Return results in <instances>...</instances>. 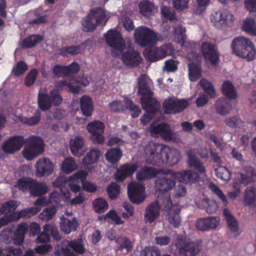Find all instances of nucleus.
<instances>
[{
	"mask_svg": "<svg viewBox=\"0 0 256 256\" xmlns=\"http://www.w3.org/2000/svg\"><path fill=\"white\" fill-rule=\"evenodd\" d=\"M146 161L150 164L160 165L166 163L173 166L178 163L181 158L180 152L176 149L150 142L145 148Z\"/></svg>",
	"mask_w": 256,
	"mask_h": 256,
	"instance_id": "nucleus-1",
	"label": "nucleus"
},
{
	"mask_svg": "<svg viewBox=\"0 0 256 256\" xmlns=\"http://www.w3.org/2000/svg\"><path fill=\"white\" fill-rule=\"evenodd\" d=\"M42 38L38 35H32L22 40L20 45L24 48H30L40 42Z\"/></svg>",
	"mask_w": 256,
	"mask_h": 256,
	"instance_id": "nucleus-46",
	"label": "nucleus"
},
{
	"mask_svg": "<svg viewBox=\"0 0 256 256\" xmlns=\"http://www.w3.org/2000/svg\"><path fill=\"white\" fill-rule=\"evenodd\" d=\"M160 215V206L158 203H152L146 210L144 218L146 223L151 224Z\"/></svg>",
	"mask_w": 256,
	"mask_h": 256,
	"instance_id": "nucleus-30",
	"label": "nucleus"
},
{
	"mask_svg": "<svg viewBox=\"0 0 256 256\" xmlns=\"http://www.w3.org/2000/svg\"><path fill=\"white\" fill-rule=\"evenodd\" d=\"M62 101L58 92L54 90L48 94L45 90H40L38 96L39 108L42 110H49L52 106H58Z\"/></svg>",
	"mask_w": 256,
	"mask_h": 256,
	"instance_id": "nucleus-7",
	"label": "nucleus"
},
{
	"mask_svg": "<svg viewBox=\"0 0 256 256\" xmlns=\"http://www.w3.org/2000/svg\"><path fill=\"white\" fill-rule=\"evenodd\" d=\"M146 58L150 62H156L163 58L160 48H154L144 52Z\"/></svg>",
	"mask_w": 256,
	"mask_h": 256,
	"instance_id": "nucleus-49",
	"label": "nucleus"
},
{
	"mask_svg": "<svg viewBox=\"0 0 256 256\" xmlns=\"http://www.w3.org/2000/svg\"><path fill=\"white\" fill-rule=\"evenodd\" d=\"M80 105L82 112L84 115L90 116L93 111V105L91 98L87 96H84L80 99Z\"/></svg>",
	"mask_w": 256,
	"mask_h": 256,
	"instance_id": "nucleus-38",
	"label": "nucleus"
},
{
	"mask_svg": "<svg viewBox=\"0 0 256 256\" xmlns=\"http://www.w3.org/2000/svg\"><path fill=\"white\" fill-rule=\"evenodd\" d=\"M140 12L144 16L150 17L158 11L157 8L151 2L144 0L138 4Z\"/></svg>",
	"mask_w": 256,
	"mask_h": 256,
	"instance_id": "nucleus-34",
	"label": "nucleus"
},
{
	"mask_svg": "<svg viewBox=\"0 0 256 256\" xmlns=\"http://www.w3.org/2000/svg\"><path fill=\"white\" fill-rule=\"evenodd\" d=\"M92 205L94 210L98 213L104 212L108 208V202L102 198L95 199L93 201Z\"/></svg>",
	"mask_w": 256,
	"mask_h": 256,
	"instance_id": "nucleus-50",
	"label": "nucleus"
},
{
	"mask_svg": "<svg viewBox=\"0 0 256 256\" xmlns=\"http://www.w3.org/2000/svg\"><path fill=\"white\" fill-rule=\"evenodd\" d=\"M199 84L210 98H214L216 96V92L213 86L207 80L202 79Z\"/></svg>",
	"mask_w": 256,
	"mask_h": 256,
	"instance_id": "nucleus-51",
	"label": "nucleus"
},
{
	"mask_svg": "<svg viewBox=\"0 0 256 256\" xmlns=\"http://www.w3.org/2000/svg\"><path fill=\"white\" fill-rule=\"evenodd\" d=\"M88 131L91 134L90 138L94 143L102 144L104 138L102 134L104 130V124L99 120H94L88 124L86 126Z\"/></svg>",
	"mask_w": 256,
	"mask_h": 256,
	"instance_id": "nucleus-15",
	"label": "nucleus"
},
{
	"mask_svg": "<svg viewBox=\"0 0 256 256\" xmlns=\"http://www.w3.org/2000/svg\"><path fill=\"white\" fill-rule=\"evenodd\" d=\"M122 154L119 148H112L105 154L106 159L111 164H116L120 160Z\"/></svg>",
	"mask_w": 256,
	"mask_h": 256,
	"instance_id": "nucleus-42",
	"label": "nucleus"
},
{
	"mask_svg": "<svg viewBox=\"0 0 256 256\" xmlns=\"http://www.w3.org/2000/svg\"><path fill=\"white\" fill-rule=\"evenodd\" d=\"M24 142V138L14 136L7 140L3 144L2 149L8 154H13L20 150Z\"/></svg>",
	"mask_w": 256,
	"mask_h": 256,
	"instance_id": "nucleus-21",
	"label": "nucleus"
},
{
	"mask_svg": "<svg viewBox=\"0 0 256 256\" xmlns=\"http://www.w3.org/2000/svg\"><path fill=\"white\" fill-rule=\"evenodd\" d=\"M223 94L230 99H234L238 96V94L233 84L229 81L224 82L222 85Z\"/></svg>",
	"mask_w": 256,
	"mask_h": 256,
	"instance_id": "nucleus-43",
	"label": "nucleus"
},
{
	"mask_svg": "<svg viewBox=\"0 0 256 256\" xmlns=\"http://www.w3.org/2000/svg\"><path fill=\"white\" fill-rule=\"evenodd\" d=\"M136 168L137 166L135 164H124L120 167L115 174V180L122 182L126 178L132 175Z\"/></svg>",
	"mask_w": 256,
	"mask_h": 256,
	"instance_id": "nucleus-26",
	"label": "nucleus"
},
{
	"mask_svg": "<svg viewBox=\"0 0 256 256\" xmlns=\"http://www.w3.org/2000/svg\"><path fill=\"white\" fill-rule=\"evenodd\" d=\"M88 176V173L82 170H78L70 176L66 182L70 190L74 193L79 192L82 188L80 182L82 184L83 180H86Z\"/></svg>",
	"mask_w": 256,
	"mask_h": 256,
	"instance_id": "nucleus-17",
	"label": "nucleus"
},
{
	"mask_svg": "<svg viewBox=\"0 0 256 256\" xmlns=\"http://www.w3.org/2000/svg\"><path fill=\"white\" fill-rule=\"evenodd\" d=\"M233 52L237 56L248 61L256 58V49L248 38L240 36L234 38L232 44Z\"/></svg>",
	"mask_w": 256,
	"mask_h": 256,
	"instance_id": "nucleus-4",
	"label": "nucleus"
},
{
	"mask_svg": "<svg viewBox=\"0 0 256 256\" xmlns=\"http://www.w3.org/2000/svg\"><path fill=\"white\" fill-rule=\"evenodd\" d=\"M185 32V28L182 25L179 24L175 25L174 27V40L182 47L185 48L186 50H192L194 47L195 44H190L186 41Z\"/></svg>",
	"mask_w": 256,
	"mask_h": 256,
	"instance_id": "nucleus-22",
	"label": "nucleus"
},
{
	"mask_svg": "<svg viewBox=\"0 0 256 256\" xmlns=\"http://www.w3.org/2000/svg\"><path fill=\"white\" fill-rule=\"evenodd\" d=\"M211 20L214 26L218 29H224L226 26L233 25L234 18L232 14L226 10L215 12L210 16Z\"/></svg>",
	"mask_w": 256,
	"mask_h": 256,
	"instance_id": "nucleus-10",
	"label": "nucleus"
},
{
	"mask_svg": "<svg viewBox=\"0 0 256 256\" xmlns=\"http://www.w3.org/2000/svg\"><path fill=\"white\" fill-rule=\"evenodd\" d=\"M78 224L76 218L72 220L64 218L62 219L60 227L62 231L66 234H70L72 231L76 230Z\"/></svg>",
	"mask_w": 256,
	"mask_h": 256,
	"instance_id": "nucleus-40",
	"label": "nucleus"
},
{
	"mask_svg": "<svg viewBox=\"0 0 256 256\" xmlns=\"http://www.w3.org/2000/svg\"><path fill=\"white\" fill-rule=\"evenodd\" d=\"M210 0H196V4L194 6V12L196 14H201L206 10Z\"/></svg>",
	"mask_w": 256,
	"mask_h": 256,
	"instance_id": "nucleus-55",
	"label": "nucleus"
},
{
	"mask_svg": "<svg viewBox=\"0 0 256 256\" xmlns=\"http://www.w3.org/2000/svg\"><path fill=\"white\" fill-rule=\"evenodd\" d=\"M19 204L14 200H10L4 204L0 208V212L6 215L0 219V228L10 221L18 219V212H14Z\"/></svg>",
	"mask_w": 256,
	"mask_h": 256,
	"instance_id": "nucleus-11",
	"label": "nucleus"
},
{
	"mask_svg": "<svg viewBox=\"0 0 256 256\" xmlns=\"http://www.w3.org/2000/svg\"><path fill=\"white\" fill-rule=\"evenodd\" d=\"M104 36L107 44L110 47L120 52L124 49V40L118 31L110 30Z\"/></svg>",
	"mask_w": 256,
	"mask_h": 256,
	"instance_id": "nucleus-20",
	"label": "nucleus"
},
{
	"mask_svg": "<svg viewBox=\"0 0 256 256\" xmlns=\"http://www.w3.org/2000/svg\"><path fill=\"white\" fill-rule=\"evenodd\" d=\"M98 219L101 222H112L116 225L122 224L124 223L116 212L113 210H110L106 214L99 216Z\"/></svg>",
	"mask_w": 256,
	"mask_h": 256,
	"instance_id": "nucleus-36",
	"label": "nucleus"
},
{
	"mask_svg": "<svg viewBox=\"0 0 256 256\" xmlns=\"http://www.w3.org/2000/svg\"><path fill=\"white\" fill-rule=\"evenodd\" d=\"M175 246L176 250L170 251L174 256H195L200 250L198 243L182 240L178 241Z\"/></svg>",
	"mask_w": 256,
	"mask_h": 256,
	"instance_id": "nucleus-9",
	"label": "nucleus"
},
{
	"mask_svg": "<svg viewBox=\"0 0 256 256\" xmlns=\"http://www.w3.org/2000/svg\"><path fill=\"white\" fill-rule=\"evenodd\" d=\"M125 104L126 108L132 112L131 115L132 117H138L139 116L140 110L137 106L133 104L130 100L126 99Z\"/></svg>",
	"mask_w": 256,
	"mask_h": 256,
	"instance_id": "nucleus-58",
	"label": "nucleus"
},
{
	"mask_svg": "<svg viewBox=\"0 0 256 256\" xmlns=\"http://www.w3.org/2000/svg\"><path fill=\"white\" fill-rule=\"evenodd\" d=\"M110 16V13L101 8H93L82 20V28L86 32L93 31L98 26H104Z\"/></svg>",
	"mask_w": 256,
	"mask_h": 256,
	"instance_id": "nucleus-3",
	"label": "nucleus"
},
{
	"mask_svg": "<svg viewBox=\"0 0 256 256\" xmlns=\"http://www.w3.org/2000/svg\"><path fill=\"white\" fill-rule=\"evenodd\" d=\"M216 111L222 115L228 114L232 108L230 103L224 99H219L216 103Z\"/></svg>",
	"mask_w": 256,
	"mask_h": 256,
	"instance_id": "nucleus-45",
	"label": "nucleus"
},
{
	"mask_svg": "<svg viewBox=\"0 0 256 256\" xmlns=\"http://www.w3.org/2000/svg\"><path fill=\"white\" fill-rule=\"evenodd\" d=\"M48 204V201L44 198H39L34 202V206L25 208L18 212V218H30L36 214L42 209V208Z\"/></svg>",
	"mask_w": 256,
	"mask_h": 256,
	"instance_id": "nucleus-23",
	"label": "nucleus"
},
{
	"mask_svg": "<svg viewBox=\"0 0 256 256\" xmlns=\"http://www.w3.org/2000/svg\"><path fill=\"white\" fill-rule=\"evenodd\" d=\"M134 37L136 43L142 46L154 44L162 39L153 30L144 26L135 30Z\"/></svg>",
	"mask_w": 256,
	"mask_h": 256,
	"instance_id": "nucleus-6",
	"label": "nucleus"
},
{
	"mask_svg": "<svg viewBox=\"0 0 256 256\" xmlns=\"http://www.w3.org/2000/svg\"><path fill=\"white\" fill-rule=\"evenodd\" d=\"M167 219L169 223L174 227H178L180 224V220L178 213L173 208L168 212Z\"/></svg>",
	"mask_w": 256,
	"mask_h": 256,
	"instance_id": "nucleus-54",
	"label": "nucleus"
},
{
	"mask_svg": "<svg viewBox=\"0 0 256 256\" xmlns=\"http://www.w3.org/2000/svg\"><path fill=\"white\" fill-rule=\"evenodd\" d=\"M244 202L252 208H256V189L248 188L244 194Z\"/></svg>",
	"mask_w": 256,
	"mask_h": 256,
	"instance_id": "nucleus-35",
	"label": "nucleus"
},
{
	"mask_svg": "<svg viewBox=\"0 0 256 256\" xmlns=\"http://www.w3.org/2000/svg\"><path fill=\"white\" fill-rule=\"evenodd\" d=\"M224 214L228 226L230 230L232 232L238 233L239 232V229L237 221L228 210L224 209Z\"/></svg>",
	"mask_w": 256,
	"mask_h": 256,
	"instance_id": "nucleus-47",
	"label": "nucleus"
},
{
	"mask_svg": "<svg viewBox=\"0 0 256 256\" xmlns=\"http://www.w3.org/2000/svg\"><path fill=\"white\" fill-rule=\"evenodd\" d=\"M204 208L208 213L212 214L216 212L218 208L216 202L214 200H210L207 199L202 200Z\"/></svg>",
	"mask_w": 256,
	"mask_h": 256,
	"instance_id": "nucleus-60",
	"label": "nucleus"
},
{
	"mask_svg": "<svg viewBox=\"0 0 256 256\" xmlns=\"http://www.w3.org/2000/svg\"><path fill=\"white\" fill-rule=\"evenodd\" d=\"M28 69V66L24 62H18L13 68L12 73L16 76L22 74Z\"/></svg>",
	"mask_w": 256,
	"mask_h": 256,
	"instance_id": "nucleus-63",
	"label": "nucleus"
},
{
	"mask_svg": "<svg viewBox=\"0 0 256 256\" xmlns=\"http://www.w3.org/2000/svg\"><path fill=\"white\" fill-rule=\"evenodd\" d=\"M216 174L218 178L224 181H228L230 178L229 170L224 166H220L215 168Z\"/></svg>",
	"mask_w": 256,
	"mask_h": 256,
	"instance_id": "nucleus-56",
	"label": "nucleus"
},
{
	"mask_svg": "<svg viewBox=\"0 0 256 256\" xmlns=\"http://www.w3.org/2000/svg\"><path fill=\"white\" fill-rule=\"evenodd\" d=\"M188 164L190 166L194 167L200 174H204L205 168L202 164L197 160L194 152L192 150L188 152Z\"/></svg>",
	"mask_w": 256,
	"mask_h": 256,
	"instance_id": "nucleus-39",
	"label": "nucleus"
},
{
	"mask_svg": "<svg viewBox=\"0 0 256 256\" xmlns=\"http://www.w3.org/2000/svg\"><path fill=\"white\" fill-rule=\"evenodd\" d=\"M202 52L206 60L215 66L218 61V56L214 45L204 42L202 45Z\"/></svg>",
	"mask_w": 256,
	"mask_h": 256,
	"instance_id": "nucleus-19",
	"label": "nucleus"
},
{
	"mask_svg": "<svg viewBox=\"0 0 256 256\" xmlns=\"http://www.w3.org/2000/svg\"><path fill=\"white\" fill-rule=\"evenodd\" d=\"M100 152L96 148L92 149L83 158L82 164L87 167L88 170H91L90 166L97 162L101 156Z\"/></svg>",
	"mask_w": 256,
	"mask_h": 256,
	"instance_id": "nucleus-33",
	"label": "nucleus"
},
{
	"mask_svg": "<svg viewBox=\"0 0 256 256\" xmlns=\"http://www.w3.org/2000/svg\"><path fill=\"white\" fill-rule=\"evenodd\" d=\"M78 168V165L71 157L66 158L62 162L61 169L66 174H70Z\"/></svg>",
	"mask_w": 256,
	"mask_h": 256,
	"instance_id": "nucleus-48",
	"label": "nucleus"
},
{
	"mask_svg": "<svg viewBox=\"0 0 256 256\" xmlns=\"http://www.w3.org/2000/svg\"><path fill=\"white\" fill-rule=\"evenodd\" d=\"M89 84V81L86 78H83L80 80L72 79L70 82L67 83L65 81L62 80L58 82V86H68L70 90L74 94H78L80 92V85L84 86H87Z\"/></svg>",
	"mask_w": 256,
	"mask_h": 256,
	"instance_id": "nucleus-29",
	"label": "nucleus"
},
{
	"mask_svg": "<svg viewBox=\"0 0 256 256\" xmlns=\"http://www.w3.org/2000/svg\"><path fill=\"white\" fill-rule=\"evenodd\" d=\"M122 61L125 64L132 66L138 64L142 58L138 52L135 50L128 52L122 56Z\"/></svg>",
	"mask_w": 256,
	"mask_h": 256,
	"instance_id": "nucleus-32",
	"label": "nucleus"
},
{
	"mask_svg": "<svg viewBox=\"0 0 256 256\" xmlns=\"http://www.w3.org/2000/svg\"><path fill=\"white\" fill-rule=\"evenodd\" d=\"M48 191V186L44 183H38L36 180H33L31 187L30 194L34 196L44 194Z\"/></svg>",
	"mask_w": 256,
	"mask_h": 256,
	"instance_id": "nucleus-41",
	"label": "nucleus"
},
{
	"mask_svg": "<svg viewBox=\"0 0 256 256\" xmlns=\"http://www.w3.org/2000/svg\"><path fill=\"white\" fill-rule=\"evenodd\" d=\"M50 234L56 240L60 239V236L58 228L52 224L46 225L42 232L37 238V242L44 243L49 241Z\"/></svg>",
	"mask_w": 256,
	"mask_h": 256,
	"instance_id": "nucleus-24",
	"label": "nucleus"
},
{
	"mask_svg": "<svg viewBox=\"0 0 256 256\" xmlns=\"http://www.w3.org/2000/svg\"><path fill=\"white\" fill-rule=\"evenodd\" d=\"M242 30L250 36H256V20L252 18H246L242 22Z\"/></svg>",
	"mask_w": 256,
	"mask_h": 256,
	"instance_id": "nucleus-37",
	"label": "nucleus"
},
{
	"mask_svg": "<svg viewBox=\"0 0 256 256\" xmlns=\"http://www.w3.org/2000/svg\"><path fill=\"white\" fill-rule=\"evenodd\" d=\"M152 82L146 74H142L138 79V94L141 95L140 102L142 108L147 111L156 108L158 102L152 96L153 94L150 90Z\"/></svg>",
	"mask_w": 256,
	"mask_h": 256,
	"instance_id": "nucleus-2",
	"label": "nucleus"
},
{
	"mask_svg": "<svg viewBox=\"0 0 256 256\" xmlns=\"http://www.w3.org/2000/svg\"><path fill=\"white\" fill-rule=\"evenodd\" d=\"M68 246L76 252L82 254L85 252L82 240L78 239L68 242Z\"/></svg>",
	"mask_w": 256,
	"mask_h": 256,
	"instance_id": "nucleus-57",
	"label": "nucleus"
},
{
	"mask_svg": "<svg viewBox=\"0 0 256 256\" xmlns=\"http://www.w3.org/2000/svg\"><path fill=\"white\" fill-rule=\"evenodd\" d=\"M14 120L17 123L21 122L28 126L36 124L40 120V114L37 113L34 116L27 118L24 113L20 112V110L17 109L12 116Z\"/></svg>",
	"mask_w": 256,
	"mask_h": 256,
	"instance_id": "nucleus-25",
	"label": "nucleus"
},
{
	"mask_svg": "<svg viewBox=\"0 0 256 256\" xmlns=\"http://www.w3.org/2000/svg\"><path fill=\"white\" fill-rule=\"evenodd\" d=\"M149 130L153 136L158 134L166 141L172 140L174 136V134L167 124L158 122H154L150 126Z\"/></svg>",
	"mask_w": 256,
	"mask_h": 256,
	"instance_id": "nucleus-16",
	"label": "nucleus"
},
{
	"mask_svg": "<svg viewBox=\"0 0 256 256\" xmlns=\"http://www.w3.org/2000/svg\"><path fill=\"white\" fill-rule=\"evenodd\" d=\"M174 176L179 182L192 183L196 180L198 178V174L192 170H183L174 173Z\"/></svg>",
	"mask_w": 256,
	"mask_h": 256,
	"instance_id": "nucleus-31",
	"label": "nucleus"
},
{
	"mask_svg": "<svg viewBox=\"0 0 256 256\" xmlns=\"http://www.w3.org/2000/svg\"><path fill=\"white\" fill-rule=\"evenodd\" d=\"M117 242L119 244L118 250H124V253H128L132 248V242L126 238H119L117 240Z\"/></svg>",
	"mask_w": 256,
	"mask_h": 256,
	"instance_id": "nucleus-52",
	"label": "nucleus"
},
{
	"mask_svg": "<svg viewBox=\"0 0 256 256\" xmlns=\"http://www.w3.org/2000/svg\"><path fill=\"white\" fill-rule=\"evenodd\" d=\"M33 180H34L28 178H20L18 180L17 184L14 185V186L23 192L30 190V192Z\"/></svg>",
	"mask_w": 256,
	"mask_h": 256,
	"instance_id": "nucleus-53",
	"label": "nucleus"
},
{
	"mask_svg": "<svg viewBox=\"0 0 256 256\" xmlns=\"http://www.w3.org/2000/svg\"><path fill=\"white\" fill-rule=\"evenodd\" d=\"M108 193L110 199L116 198L120 193V186L115 182L112 183L108 188Z\"/></svg>",
	"mask_w": 256,
	"mask_h": 256,
	"instance_id": "nucleus-62",
	"label": "nucleus"
},
{
	"mask_svg": "<svg viewBox=\"0 0 256 256\" xmlns=\"http://www.w3.org/2000/svg\"><path fill=\"white\" fill-rule=\"evenodd\" d=\"M186 58L188 60L189 79L192 82L196 81L200 77L202 74L200 67V56L192 51L186 55Z\"/></svg>",
	"mask_w": 256,
	"mask_h": 256,
	"instance_id": "nucleus-12",
	"label": "nucleus"
},
{
	"mask_svg": "<svg viewBox=\"0 0 256 256\" xmlns=\"http://www.w3.org/2000/svg\"><path fill=\"white\" fill-rule=\"evenodd\" d=\"M78 70V65L76 63H72L67 66H56L54 68L52 72L56 76H63L76 73Z\"/></svg>",
	"mask_w": 256,
	"mask_h": 256,
	"instance_id": "nucleus-27",
	"label": "nucleus"
},
{
	"mask_svg": "<svg viewBox=\"0 0 256 256\" xmlns=\"http://www.w3.org/2000/svg\"><path fill=\"white\" fill-rule=\"evenodd\" d=\"M188 104V101L185 99H178L175 97H172L164 100L163 108L166 113L175 114L183 111Z\"/></svg>",
	"mask_w": 256,
	"mask_h": 256,
	"instance_id": "nucleus-13",
	"label": "nucleus"
},
{
	"mask_svg": "<svg viewBox=\"0 0 256 256\" xmlns=\"http://www.w3.org/2000/svg\"><path fill=\"white\" fill-rule=\"evenodd\" d=\"M142 256H160V252L156 246L145 248L141 252Z\"/></svg>",
	"mask_w": 256,
	"mask_h": 256,
	"instance_id": "nucleus-61",
	"label": "nucleus"
},
{
	"mask_svg": "<svg viewBox=\"0 0 256 256\" xmlns=\"http://www.w3.org/2000/svg\"><path fill=\"white\" fill-rule=\"evenodd\" d=\"M174 174L172 175H167L161 178L157 179L155 182V188L156 190L166 192V198L163 200L166 208L168 209L172 206V202L170 199V196L168 193L175 186L176 182Z\"/></svg>",
	"mask_w": 256,
	"mask_h": 256,
	"instance_id": "nucleus-8",
	"label": "nucleus"
},
{
	"mask_svg": "<svg viewBox=\"0 0 256 256\" xmlns=\"http://www.w3.org/2000/svg\"><path fill=\"white\" fill-rule=\"evenodd\" d=\"M55 167V164L50 158H40L35 164L36 174L40 177L48 176L53 172Z\"/></svg>",
	"mask_w": 256,
	"mask_h": 256,
	"instance_id": "nucleus-14",
	"label": "nucleus"
},
{
	"mask_svg": "<svg viewBox=\"0 0 256 256\" xmlns=\"http://www.w3.org/2000/svg\"><path fill=\"white\" fill-rule=\"evenodd\" d=\"M178 62L176 60H168L164 62V66H163V70L168 72H174L178 68Z\"/></svg>",
	"mask_w": 256,
	"mask_h": 256,
	"instance_id": "nucleus-64",
	"label": "nucleus"
},
{
	"mask_svg": "<svg viewBox=\"0 0 256 256\" xmlns=\"http://www.w3.org/2000/svg\"><path fill=\"white\" fill-rule=\"evenodd\" d=\"M70 146L72 154L76 156H80L84 152V141L82 137L77 136L70 140Z\"/></svg>",
	"mask_w": 256,
	"mask_h": 256,
	"instance_id": "nucleus-28",
	"label": "nucleus"
},
{
	"mask_svg": "<svg viewBox=\"0 0 256 256\" xmlns=\"http://www.w3.org/2000/svg\"><path fill=\"white\" fill-rule=\"evenodd\" d=\"M225 123L228 126L232 128H237L242 126V120L236 116H232L226 118Z\"/></svg>",
	"mask_w": 256,
	"mask_h": 256,
	"instance_id": "nucleus-59",
	"label": "nucleus"
},
{
	"mask_svg": "<svg viewBox=\"0 0 256 256\" xmlns=\"http://www.w3.org/2000/svg\"><path fill=\"white\" fill-rule=\"evenodd\" d=\"M144 190L140 183L131 182L128 186V194L130 200L136 204L142 202L144 199Z\"/></svg>",
	"mask_w": 256,
	"mask_h": 256,
	"instance_id": "nucleus-18",
	"label": "nucleus"
},
{
	"mask_svg": "<svg viewBox=\"0 0 256 256\" xmlns=\"http://www.w3.org/2000/svg\"><path fill=\"white\" fill-rule=\"evenodd\" d=\"M158 174V171L152 168H146L136 174L138 180H144L156 176Z\"/></svg>",
	"mask_w": 256,
	"mask_h": 256,
	"instance_id": "nucleus-44",
	"label": "nucleus"
},
{
	"mask_svg": "<svg viewBox=\"0 0 256 256\" xmlns=\"http://www.w3.org/2000/svg\"><path fill=\"white\" fill-rule=\"evenodd\" d=\"M44 144L40 137L31 136L26 142L22 153L23 156L28 160H31L42 154Z\"/></svg>",
	"mask_w": 256,
	"mask_h": 256,
	"instance_id": "nucleus-5",
	"label": "nucleus"
}]
</instances>
